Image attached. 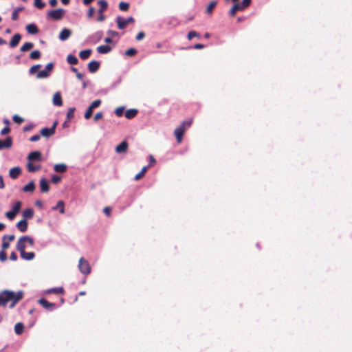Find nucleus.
Returning a JSON list of instances; mask_svg holds the SVG:
<instances>
[{"label": "nucleus", "instance_id": "obj_3", "mask_svg": "<svg viewBox=\"0 0 352 352\" xmlns=\"http://www.w3.org/2000/svg\"><path fill=\"white\" fill-rule=\"evenodd\" d=\"M21 205L22 202L21 201H16L13 205L12 210L5 213L6 217L10 220H13L16 214L20 212Z\"/></svg>", "mask_w": 352, "mask_h": 352}, {"label": "nucleus", "instance_id": "obj_17", "mask_svg": "<svg viewBox=\"0 0 352 352\" xmlns=\"http://www.w3.org/2000/svg\"><path fill=\"white\" fill-rule=\"evenodd\" d=\"M28 221L25 219H22L16 223V228L21 232H25L28 230Z\"/></svg>", "mask_w": 352, "mask_h": 352}, {"label": "nucleus", "instance_id": "obj_44", "mask_svg": "<svg viewBox=\"0 0 352 352\" xmlns=\"http://www.w3.org/2000/svg\"><path fill=\"white\" fill-rule=\"evenodd\" d=\"M34 6L38 9H42L45 6V3L42 0H34Z\"/></svg>", "mask_w": 352, "mask_h": 352}, {"label": "nucleus", "instance_id": "obj_37", "mask_svg": "<svg viewBox=\"0 0 352 352\" xmlns=\"http://www.w3.org/2000/svg\"><path fill=\"white\" fill-rule=\"evenodd\" d=\"M75 107L69 109L67 113V121L69 122L74 116Z\"/></svg>", "mask_w": 352, "mask_h": 352}, {"label": "nucleus", "instance_id": "obj_15", "mask_svg": "<svg viewBox=\"0 0 352 352\" xmlns=\"http://www.w3.org/2000/svg\"><path fill=\"white\" fill-rule=\"evenodd\" d=\"M25 239H23V236L20 237L16 243V250L21 253L25 250Z\"/></svg>", "mask_w": 352, "mask_h": 352}, {"label": "nucleus", "instance_id": "obj_53", "mask_svg": "<svg viewBox=\"0 0 352 352\" xmlns=\"http://www.w3.org/2000/svg\"><path fill=\"white\" fill-rule=\"evenodd\" d=\"M7 260V254L4 250L0 251V261L4 262Z\"/></svg>", "mask_w": 352, "mask_h": 352}, {"label": "nucleus", "instance_id": "obj_61", "mask_svg": "<svg viewBox=\"0 0 352 352\" xmlns=\"http://www.w3.org/2000/svg\"><path fill=\"white\" fill-rule=\"evenodd\" d=\"M40 138H41L40 135H34L30 138V140L31 142H37L40 140Z\"/></svg>", "mask_w": 352, "mask_h": 352}, {"label": "nucleus", "instance_id": "obj_5", "mask_svg": "<svg viewBox=\"0 0 352 352\" xmlns=\"http://www.w3.org/2000/svg\"><path fill=\"white\" fill-rule=\"evenodd\" d=\"M135 22V19L132 16L128 17L126 19H124L122 16H118L116 17V23L118 28L120 30L126 28L129 23H133Z\"/></svg>", "mask_w": 352, "mask_h": 352}, {"label": "nucleus", "instance_id": "obj_62", "mask_svg": "<svg viewBox=\"0 0 352 352\" xmlns=\"http://www.w3.org/2000/svg\"><path fill=\"white\" fill-rule=\"evenodd\" d=\"M10 259L14 261L17 260V255L14 252H11Z\"/></svg>", "mask_w": 352, "mask_h": 352}, {"label": "nucleus", "instance_id": "obj_4", "mask_svg": "<svg viewBox=\"0 0 352 352\" xmlns=\"http://www.w3.org/2000/svg\"><path fill=\"white\" fill-rule=\"evenodd\" d=\"M65 13V10L63 8L53 10L47 12V18L52 19L54 21H59L63 19Z\"/></svg>", "mask_w": 352, "mask_h": 352}, {"label": "nucleus", "instance_id": "obj_43", "mask_svg": "<svg viewBox=\"0 0 352 352\" xmlns=\"http://www.w3.org/2000/svg\"><path fill=\"white\" fill-rule=\"evenodd\" d=\"M216 5H217L216 1H211L207 7L206 12L208 14H210L212 12V11L213 10V9L214 8V7L216 6Z\"/></svg>", "mask_w": 352, "mask_h": 352}, {"label": "nucleus", "instance_id": "obj_24", "mask_svg": "<svg viewBox=\"0 0 352 352\" xmlns=\"http://www.w3.org/2000/svg\"><path fill=\"white\" fill-rule=\"evenodd\" d=\"M26 30L29 34H36L39 31L37 26L34 23L28 24L26 26Z\"/></svg>", "mask_w": 352, "mask_h": 352}, {"label": "nucleus", "instance_id": "obj_46", "mask_svg": "<svg viewBox=\"0 0 352 352\" xmlns=\"http://www.w3.org/2000/svg\"><path fill=\"white\" fill-rule=\"evenodd\" d=\"M199 34L195 31H190L187 34L188 40H191L194 37H199Z\"/></svg>", "mask_w": 352, "mask_h": 352}, {"label": "nucleus", "instance_id": "obj_33", "mask_svg": "<svg viewBox=\"0 0 352 352\" xmlns=\"http://www.w3.org/2000/svg\"><path fill=\"white\" fill-rule=\"evenodd\" d=\"M59 210L61 214H63L65 212V204L63 201H58L56 206H54L52 208V210Z\"/></svg>", "mask_w": 352, "mask_h": 352}, {"label": "nucleus", "instance_id": "obj_12", "mask_svg": "<svg viewBox=\"0 0 352 352\" xmlns=\"http://www.w3.org/2000/svg\"><path fill=\"white\" fill-rule=\"evenodd\" d=\"M21 169L19 166L14 167V168H11L9 171V175L13 179H17L19 177V176L21 175Z\"/></svg>", "mask_w": 352, "mask_h": 352}, {"label": "nucleus", "instance_id": "obj_25", "mask_svg": "<svg viewBox=\"0 0 352 352\" xmlns=\"http://www.w3.org/2000/svg\"><path fill=\"white\" fill-rule=\"evenodd\" d=\"M98 4L99 5L98 13H103L108 8V3L105 0H99Z\"/></svg>", "mask_w": 352, "mask_h": 352}, {"label": "nucleus", "instance_id": "obj_60", "mask_svg": "<svg viewBox=\"0 0 352 352\" xmlns=\"http://www.w3.org/2000/svg\"><path fill=\"white\" fill-rule=\"evenodd\" d=\"M145 36V34L143 32H140L137 36H136V40L137 41H140L142 39H143Z\"/></svg>", "mask_w": 352, "mask_h": 352}, {"label": "nucleus", "instance_id": "obj_26", "mask_svg": "<svg viewBox=\"0 0 352 352\" xmlns=\"http://www.w3.org/2000/svg\"><path fill=\"white\" fill-rule=\"evenodd\" d=\"M20 254L21 258L27 261L32 260L35 257V254L33 252H26L25 251H23Z\"/></svg>", "mask_w": 352, "mask_h": 352}, {"label": "nucleus", "instance_id": "obj_22", "mask_svg": "<svg viewBox=\"0 0 352 352\" xmlns=\"http://www.w3.org/2000/svg\"><path fill=\"white\" fill-rule=\"evenodd\" d=\"M35 190V184L33 181L30 182L23 188V191L24 192H32Z\"/></svg>", "mask_w": 352, "mask_h": 352}, {"label": "nucleus", "instance_id": "obj_47", "mask_svg": "<svg viewBox=\"0 0 352 352\" xmlns=\"http://www.w3.org/2000/svg\"><path fill=\"white\" fill-rule=\"evenodd\" d=\"M12 119L14 122L19 124H21L24 121L23 118L18 115H14Z\"/></svg>", "mask_w": 352, "mask_h": 352}, {"label": "nucleus", "instance_id": "obj_19", "mask_svg": "<svg viewBox=\"0 0 352 352\" xmlns=\"http://www.w3.org/2000/svg\"><path fill=\"white\" fill-rule=\"evenodd\" d=\"M244 9L241 7V6L240 5L239 3H235V4L231 8V9L230 10V15L231 16H234L236 12L238 11H242Z\"/></svg>", "mask_w": 352, "mask_h": 352}, {"label": "nucleus", "instance_id": "obj_38", "mask_svg": "<svg viewBox=\"0 0 352 352\" xmlns=\"http://www.w3.org/2000/svg\"><path fill=\"white\" fill-rule=\"evenodd\" d=\"M48 293L63 294L64 293V289L63 287L52 288L48 290Z\"/></svg>", "mask_w": 352, "mask_h": 352}, {"label": "nucleus", "instance_id": "obj_45", "mask_svg": "<svg viewBox=\"0 0 352 352\" xmlns=\"http://www.w3.org/2000/svg\"><path fill=\"white\" fill-rule=\"evenodd\" d=\"M93 110L94 109L92 108H91L90 106H89L88 109H87V111L85 113V118L86 120H88L91 117V116L93 114Z\"/></svg>", "mask_w": 352, "mask_h": 352}, {"label": "nucleus", "instance_id": "obj_11", "mask_svg": "<svg viewBox=\"0 0 352 352\" xmlns=\"http://www.w3.org/2000/svg\"><path fill=\"white\" fill-rule=\"evenodd\" d=\"M12 146V139L11 137H7L6 140H0V150L3 148H10Z\"/></svg>", "mask_w": 352, "mask_h": 352}, {"label": "nucleus", "instance_id": "obj_35", "mask_svg": "<svg viewBox=\"0 0 352 352\" xmlns=\"http://www.w3.org/2000/svg\"><path fill=\"white\" fill-rule=\"evenodd\" d=\"M41 52L38 50H34L30 54V58L32 60H38L41 58Z\"/></svg>", "mask_w": 352, "mask_h": 352}, {"label": "nucleus", "instance_id": "obj_9", "mask_svg": "<svg viewBox=\"0 0 352 352\" xmlns=\"http://www.w3.org/2000/svg\"><path fill=\"white\" fill-rule=\"evenodd\" d=\"M100 66V63L99 61L97 60H91L88 63L87 67L89 69V72L91 73H95L96 72Z\"/></svg>", "mask_w": 352, "mask_h": 352}, {"label": "nucleus", "instance_id": "obj_64", "mask_svg": "<svg viewBox=\"0 0 352 352\" xmlns=\"http://www.w3.org/2000/svg\"><path fill=\"white\" fill-rule=\"evenodd\" d=\"M204 47V45L201 43L195 44L193 47V48L196 49V50H201V49H203Z\"/></svg>", "mask_w": 352, "mask_h": 352}, {"label": "nucleus", "instance_id": "obj_63", "mask_svg": "<svg viewBox=\"0 0 352 352\" xmlns=\"http://www.w3.org/2000/svg\"><path fill=\"white\" fill-rule=\"evenodd\" d=\"M19 19V13L15 10L12 14V19L13 21H16Z\"/></svg>", "mask_w": 352, "mask_h": 352}, {"label": "nucleus", "instance_id": "obj_48", "mask_svg": "<svg viewBox=\"0 0 352 352\" xmlns=\"http://www.w3.org/2000/svg\"><path fill=\"white\" fill-rule=\"evenodd\" d=\"M41 67V65L38 64V65H34L32 67H30V70H29V72L30 74H35L37 70Z\"/></svg>", "mask_w": 352, "mask_h": 352}, {"label": "nucleus", "instance_id": "obj_42", "mask_svg": "<svg viewBox=\"0 0 352 352\" xmlns=\"http://www.w3.org/2000/svg\"><path fill=\"white\" fill-rule=\"evenodd\" d=\"M137 52H137V50L135 49H134V48H129V49H128L127 50L125 51L124 54H125V55L126 56L131 57V56H133L137 54Z\"/></svg>", "mask_w": 352, "mask_h": 352}, {"label": "nucleus", "instance_id": "obj_16", "mask_svg": "<svg viewBox=\"0 0 352 352\" xmlns=\"http://www.w3.org/2000/svg\"><path fill=\"white\" fill-rule=\"evenodd\" d=\"M40 188L42 192H47L50 190L48 181L45 178L40 179Z\"/></svg>", "mask_w": 352, "mask_h": 352}, {"label": "nucleus", "instance_id": "obj_8", "mask_svg": "<svg viewBox=\"0 0 352 352\" xmlns=\"http://www.w3.org/2000/svg\"><path fill=\"white\" fill-rule=\"evenodd\" d=\"M27 159L28 162H32L33 161H38L39 162L43 161L41 153L40 151H36L31 152L28 154Z\"/></svg>", "mask_w": 352, "mask_h": 352}, {"label": "nucleus", "instance_id": "obj_51", "mask_svg": "<svg viewBox=\"0 0 352 352\" xmlns=\"http://www.w3.org/2000/svg\"><path fill=\"white\" fill-rule=\"evenodd\" d=\"M54 69V63H48L46 66H45V70L49 74V75L50 74V73L52 72Z\"/></svg>", "mask_w": 352, "mask_h": 352}, {"label": "nucleus", "instance_id": "obj_27", "mask_svg": "<svg viewBox=\"0 0 352 352\" xmlns=\"http://www.w3.org/2000/svg\"><path fill=\"white\" fill-rule=\"evenodd\" d=\"M138 113V111L136 109H131L125 112L124 116L127 119H132L137 116Z\"/></svg>", "mask_w": 352, "mask_h": 352}, {"label": "nucleus", "instance_id": "obj_20", "mask_svg": "<svg viewBox=\"0 0 352 352\" xmlns=\"http://www.w3.org/2000/svg\"><path fill=\"white\" fill-rule=\"evenodd\" d=\"M53 104L58 107L63 104L62 97L59 92H56V94H54L53 96Z\"/></svg>", "mask_w": 352, "mask_h": 352}, {"label": "nucleus", "instance_id": "obj_10", "mask_svg": "<svg viewBox=\"0 0 352 352\" xmlns=\"http://www.w3.org/2000/svg\"><path fill=\"white\" fill-rule=\"evenodd\" d=\"M38 303L42 305L45 309L52 310L54 307H56V304L53 302H50L45 298H41L38 300Z\"/></svg>", "mask_w": 352, "mask_h": 352}, {"label": "nucleus", "instance_id": "obj_14", "mask_svg": "<svg viewBox=\"0 0 352 352\" xmlns=\"http://www.w3.org/2000/svg\"><path fill=\"white\" fill-rule=\"evenodd\" d=\"M128 143L126 141L122 142L116 147V152L118 153H126L128 148Z\"/></svg>", "mask_w": 352, "mask_h": 352}, {"label": "nucleus", "instance_id": "obj_7", "mask_svg": "<svg viewBox=\"0 0 352 352\" xmlns=\"http://www.w3.org/2000/svg\"><path fill=\"white\" fill-rule=\"evenodd\" d=\"M58 122L56 121L51 128H43L41 130L40 133L45 138H49L55 133V129Z\"/></svg>", "mask_w": 352, "mask_h": 352}, {"label": "nucleus", "instance_id": "obj_28", "mask_svg": "<svg viewBox=\"0 0 352 352\" xmlns=\"http://www.w3.org/2000/svg\"><path fill=\"white\" fill-rule=\"evenodd\" d=\"M111 50V47L109 45H100L97 47V51L100 54H107Z\"/></svg>", "mask_w": 352, "mask_h": 352}, {"label": "nucleus", "instance_id": "obj_56", "mask_svg": "<svg viewBox=\"0 0 352 352\" xmlns=\"http://www.w3.org/2000/svg\"><path fill=\"white\" fill-rule=\"evenodd\" d=\"M102 118H103V113L100 111V112H98L97 113H96V115L94 116V120L95 122H97L98 120H99L100 119H102Z\"/></svg>", "mask_w": 352, "mask_h": 352}, {"label": "nucleus", "instance_id": "obj_58", "mask_svg": "<svg viewBox=\"0 0 352 352\" xmlns=\"http://www.w3.org/2000/svg\"><path fill=\"white\" fill-rule=\"evenodd\" d=\"M94 12H95V9H94V8H93V7H90V8H89L88 12H87V16H88V18H91V17H93L94 14Z\"/></svg>", "mask_w": 352, "mask_h": 352}, {"label": "nucleus", "instance_id": "obj_50", "mask_svg": "<svg viewBox=\"0 0 352 352\" xmlns=\"http://www.w3.org/2000/svg\"><path fill=\"white\" fill-rule=\"evenodd\" d=\"M124 108L122 107H118L115 110V113L117 116L120 117L123 115Z\"/></svg>", "mask_w": 352, "mask_h": 352}, {"label": "nucleus", "instance_id": "obj_39", "mask_svg": "<svg viewBox=\"0 0 352 352\" xmlns=\"http://www.w3.org/2000/svg\"><path fill=\"white\" fill-rule=\"evenodd\" d=\"M129 3L121 1L119 3V9L121 11L126 12V11H127L129 10Z\"/></svg>", "mask_w": 352, "mask_h": 352}, {"label": "nucleus", "instance_id": "obj_21", "mask_svg": "<svg viewBox=\"0 0 352 352\" xmlns=\"http://www.w3.org/2000/svg\"><path fill=\"white\" fill-rule=\"evenodd\" d=\"M41 168V166L40 164H34L31 162H28L27 164V169L29 172L33 173L37 170H39Z\"/></svg>", "mask_w": 352, "mask_h": 352}, {"label": "nucleus", "instance_id": "obj_23", "mask_svg": "<svg viewBox=\"0 0 352 352\" xmlns=\"http://www.w3.org/2000/svg\"><path fill=\"white\" fill-rule=\"evenodd\" d=\"M67 167L65 164H56L54 166V170L56 173H63L67 171Z\"/></svg>", "mask_w": 352, "mask_h": 352}, {"label": "nucleus", "instance_id": "obj_32", "mask_svg": "<svg viewBox=\"0 0 352 352\" xmlns=\"http://www.w3.org/2000/svg\"><path fill=\"white\" fill-rule=\"evenodd\" d=\"M34 47V43L31 42L25 43L20 48V50L23 52L30 50Z\"/></svg>", "mask_w": 352, "mask_h": 352}, {"label": "nucleus", "instance_id": "obj_2", "mask_svg": "<svg viewBox=\"0 0 352 352\" xmlns=\"http://www.w3.org/2000/svg\"><path fill=\"white\" fill-rule=\"evenodd\" d=\"M192 122V119L184 120L179 126L175 129L174 135L178 144L182 142L186 130L190 126Z\"/></svg>", "mask_w": 352, "mask_h": 352}, {"label": "nucleus", "instance_id": "obj_40", "mask_svg": "<svg viewBox=\"0 0 352 352\" xmlns=\"http://www.w3.org/2000/svg\"><path fill=\"white\" fill-rule=\"evenodd\" d=\"M7 239V234L4 235L2 238V250L6 251L9 247L10 244L6 240Z\"/></svg>", "mask_w": 352, "mask_h": 352}, {"label": "nucleus", "instance_id": "obj_1", "mask_svg": "<svg viewBox=\"0 0 352 352\" xmlns=\"http://www.w3.org/2000/svg\"><path fill=\"white\" fill-rule=\"evenodd\" d=\"M23 298V292L19 291L14 292L9 290H4L0 293V306H6L9 302V307L12 309Z\"/></svg>", "mask_w": 352, "mask_h": 352}, {"label": "nucleus", "instance_id": "obj_18", "mask_svg": "<svg viewBox=\"0 0 352 352\" xmlns=\"http://www.w3.org/2000/svg\"><path fill=\"white\" fill-rule=\"evenodd\" d=\"M71 30L67 28H64L59 34V39L60 41H65L71 36Z\"/></svg>", "mask_w": 352, "mask_h": 352}, {"label": "nucleus", "instance_id": "obj_59", "mask_svg": "<svg viewBox=\"0 0 352 352\" xmlns=\"http://www.w3.org/2000/svg\"><path fill=\"white\" fill-rule=\"evenodd\" d=\"M103 212L107 216L109 217L111 212V208L107 206L104 208Z\"/></svg>", "mask_w": 352, "mask_h": 352}, {"label": "nucleus", "instance_id": "obj_13", "mask_svg": "<svg viewBox=\"0 0 352 352\" xmlns=\"http://www.w3.org/2000/svg\"><path fill=\"white\" fill-rule=\"evenodd\" d=\"M21 39V35L20 34H15L10 41V47L12 48L16 47Z\"/></svg>", "mask_w": 352, "mask_h": 352}, {"label": "nucleus", "instance_id": "obj_34", "mask_svg": "<svg viewBox=\"0 0 352 352\" xmlns=\"http://www.w3.org/2000/svg\"><path fill=\"white\" fill-rule=\"evenodd\" d=\"M148 168V166H144L142 168V170L137 175H135V179L139 180L141 178H142L144 176L146 172L147 171Z\"/></svg>", "mask_w": 352, "mask_h": 352}, {"label": "nucleus", "instance_id": "obj_52", "mask_svg": "<svg viewBox=\"0 0 352 352\" xmlns=\"http://www.w3.org/2000/svg\"><path fill=\"white\" fill-rule=\"evenodd\" d=\"M250 3H251V0H243L242 2L240 3V5L245 10L250 5Z\"/></svg>", "mask_w": 352, "mask_h": 352}, {"label": "nucleus", "instance_id": "obj_54", "mask_svg": "<svg viewBox=\"0 0 352 352\" xmlns=\"http://www.w3.org/2000/svg\"><path fill=\"white\" fill-rule=\"evenodd\" d=\"M23 239H25L26 243H29L30 245L33 246L34 245V239L28 236H23Z\"/></svg>", "mask_w": 352, "mask_h": 352}, {"label": "nucleus", "instance_id": "obj_36", "mask_svg": "<svg viewBox=\"0 0 352 352\" xmlns=\"http://www.w3.org/2000/svg\"><path fill=\"white\" fill-rule=\"evenodd\" d=\"M67 60L68 63L71 65H76L78 62V58L72 54H69L67 56Z\"/></svg>", "mask_w": 352, "mask_h": 352}, {"label": "nucleus", "instance_id": "obj_41", "mask_svg": "<svg viewBox=\"0 0 352 352\" xmlns=\"http://www.w3.org/2000/svg\"><path fill=\"white\" fill-rule=\"evenodd\" d=\"M49 76V74L45 69H43L38 72L36 77L38 78H47Z\"/></svg>", "mask_w": 352, "mask_h": 352}, {"label": "nucleus", "instance_id": "obj_29", "mask_svg": "<svg viewBox=\"0 0 352 352\" xmlns=\"http://www.w3.org/2000/svg\"><path fill=\"white\" fill-rule=\"evenodd\" d=\"M23 219H31L34 216V210L32 208H28L23 210L22 213Z\"/></svg>", "mask_w": 352, "mask_h": 352}, {"label": "nucleus", "instance_id": "obj_31", "mask_svg": "<svg viewBox=\"0 0 352 352\" xmlns=\"http://www.w3.org/2000/svg\"><path fill=\"white\" fill-rule=\"evenodd\" d=\"M91 54V50H85L80 51L79 53V56L82 60L87 59Z\"/></svg>", "mask_w": 352, "mask_h": 352}, {"label": "nucleus", "instance_id": "obj_6", "mask_svg": "<svg viewBox=\"0 0 352 352\" xmlns=\"http://www.w3.org/2000/svg\"><path fill=\"white\" fill-rule=\"evenodd\" d=\"M78 268L84 274H89L91 272V267L88 261L83 257L79 259Z\"/></svg>", "mask_w": 352, "mask_h": 352}, {"label": "nucleus", "instance_id": "obj_57", "mask_svg": "<svg viewBox=\"0 0 352 352\" xmlns=\"http://www.w3.org/2000/svg\"><path fill=\"white\" fill-rule=\"evenodd\" d=\"M10 132V129L9 128V126H6L1 131V135H6L8 134Z\"/></svg>", "mask_w": 352, "mask_h": 352}, {"label": "nucleus", "instance_id": "obj_49", "mask_svg": "<svg viewBox=\"0 0 352 352\" xmlns=\"http://www.w3.org/2000/svg\"><path fill=\"white\" fill-rule=\"evenodd\" d=\"M102 103V101L100 100H94L89 106L93 109L98 107Z\"/></svg>", "mask_w": 352, "mask_h": 352}, {"label": "nucleus", "instance_id": "obj_30", "mask_svg": "<svg viewBox=\"0 0 352 352\" xmlns=\"http://www.w3.org/2000/svg\"><path fill=\"white\" fill-rule=\"evenodd\" d=\"M24 325L22 322H17L14 325V332L17 335H21L23 333Z\"/></svg>", "mask_w": 352, "mask_h": 352}, {"label": "nucleus", "instance_id": "obj_55", "mask_svg": "<svg viewBox=\"0 0 352 352\" xmlns=\"http://www.w3.org/2000/svg\"><path fill=\"white\" fill-rule=\"evenodd\" d=\"M61 180V177L57 175H54L52 177V182L54 184L58 183Z\"/></svg>", "mask_w": 352, "mask_h": 352}]
</instances>
